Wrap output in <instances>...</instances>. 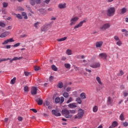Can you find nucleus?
<instances>
[{"label":"nucleus","mask_w":128,"mask_h":128,"mask_svg":"<svg viewBox=\"0 0 128 128\" xmlns=\"http://www.w3.org/2000/svg\"><path fill=\"white\" fill-rule=\"evenodd\" d=\"M53 80H54V76H50L49 78L50 82H52Z\"/></svg>","instance_id":"nucleus-61"},{"label":"nucleus","mask_w":128,"mask_h":128,"mask_svg":"<svg viewBox=\"0 0 128 128\" xmlns=\"http://www.w3.org/2000/svg\"><path fill=\"white\" fill-rule=\"evenodd\" d=\"M126 8H124L121 10V14H126Z\"/></svg>","instance_id":"nucleus-29"},{"label":"nucleus","mask_w":128,"mask_h":128,"mask_svg":"<svg viewBox=\"0 0 128 128\" xmlns=\"http://www.w3.org/2000/svg\"><path fill=\"white\" fill-rule=\"evenodd\" d=\"M44 106H46V105L48 106H50V102H48V100H46V102L44 104Z\"/></svg>","instance_id":"nucleus-42"},{"label":"nucleus","mask_w":128,"mask_h":128,"mask_svg":"<svg viewBox=\"0 0 128 128\" xmlns=\"http://www.w3.org/2000/svg\"><path fill=\"white\" fill-rule=\"evenodd\" d=\"M40 70V67H38V66H36L34 67V70L36 72H38V70Z\"/></svg>","instance_id":"nucleus-53"},{"label":"nucleus","mask_w":128,"mask_h":128,"mask_svg":"<svg viewBox=\"0 0 128 128\" xmlns=\"http://www.w3.org/2000/svg\"><path fill=\"white\" fill-rule=\"evenodd\" d=\"M62 114L66 118H72V114H70V110L66 108L63 109L62 111Z\"/></svg>","instance_id":"nucleus-2"},{"label":"nucleus","mask_w":128,"mask_h":128,"mask_svg":"<svg viewBox=\"0 0 128 128\" xmlns=\"http://www.w3.org/2000/svg\"><path fill=\"white\" fill-rule=\"evenodd\" d=\"M58 8H60V10H62L64 8H66V4L64 3V4H59L58 5Z\"/></svg>","instance_id":"nucleus-11"},{"label":"nucleus","mask_w":128,"mask_h":128,"mask_svg":"<svg viewBox=\"0 0 128 128\" xmlns=\"http://www.w3.org/2000/svg\"><path fill=\"white\" fill-rule=\"evenodd\" d=\"M22 120H24L22 117V116L18 117V120H19V122H22Z\"/></svg>","instance_id":"nucleus-59"},{"label":"nucleus","mask_w":128,"mask_h":128,"mask_svg":"<svg viewBox=\"0 0 128 128\" xmlns=\"http://www.w3.org/2000/svg\"><path fill=\"white\" fill-rule=\"evenodd\" d=\"M122 32H128V30H126V29H122Z\"/></svg>","instance_id":"nucleus-63"},{"label":"nucleus","mask_w":128,"mask_h":128,"mask_svg":"<svg viewBox=\"0 0 128 128\" xmlns=\"http://www.w3.org/2000/svg\"><path fill=\"white\" fill-rule=\"evenodd\" d=\"M66 54L68 56H72V50L70 49L66 50Z\"/></svg>","instance_id":"nucleus-25"},{"label":"nucleus","mask_w":128,"mask_h":128,"mask_svg":"<svg viewBox=\"0 0 128 128\" xmlns=\"http://www.w3.org/2000/svg\"><path fill=\"white\" fill-rule=\"evenodd\" d=\"M16 78L14 77L13 79L11 80V81H10L11 84H16Z\"/></svg>","instance_id":"nucleus-24"},{"label":"nucleus","mask_w":128,"mask_h":128,"mask_svg":"<svg viewBox=\"0 0 128 128\" xmlns=\"http://www.w3.org/2000/svg\"><path fill=\"white\" fill-rule=\"evenodd\" d=\"M38 10L40 12H41V14H44V9H39Z\"/></svg>","instance_id":"nucleus-56"},{"label":"nucleus","mask_w":128,"mask_h":128,"mask_svg":"<svg viewBox=\"0 0 128 128\" xmlns=\"http://www.w3.org/2000/svg\"><path fill=\"white\" fill-rule=\"evenodd\" d=\"M64 102V97H60V104H62Z\"/></svg>","instance_id":"nucleus-48"},{"label":"nucleus","mask_w":128,"mask_h":128,"mask_svg":"<svg viewBox=\"0 0 128 128\" xmlns=\"http://www.w3.org/2000/svg\"><path fill=\"white\" fill-rule=\"evenodd\" d=\"M110 28V24L106 23L104 24L102 26H101L100 29L101 30L104 31V30H108V28Z\"/></svg>","instance_id":"nucleus-5"},{"label":"nucleus","mask_w":128,"mask_h":128,"mask_svg":"<svg viewBox=\"0 0 128 128\" xmlns=\"http://www.w3.org/2000/svg\"><path fill=\"white\" fill-rule=\"evenodd\" d=\"M8 44V40H4V42H3L2 43V44L4 45V44Z\"/></svg>","instance_id":"nucleus-54"},{"label":"nucleus","mask_w":128,"mask_h":128,"mask_svg":"<svg viewBox=\"0 0 128 128\" xmlns=\"http://www.w3.org/2000/svg\"><path fill=\"white\" fill-rule=\"evenodd\" d=\"M78 20H80V18H78V16L72 17L70 20V26H74V24H76V22Z\"/></svg>","instance_id":"nucleus-4"},{"label":"nucleus","mask_w":128,"mask_h":128,"mask_svg":"<svg viewBox=\"0 0 128 128\" xmlns=\"http://www.w3.org/2000/svg\"><path fill=\"white\" fill-rule=\"evenodd\" d=\"M84 110L82 108L78 110V114L73 116L74 120H82L84 118Z\"/></svg>","instance_id":"nucleus-1"},{"label":"nucleus","mask_w":128,"mask_h":128,"mask_svg":"<svg viewBox=\"0 0 128 128\" xmlns=\"http://www.w3.org/2000/svg\"><path fill=\"white\" fill-rule=\"evenodd\" d=\"M76 103H71L68 105V107L70 108H76Z\"/></svg>","instance_id":"nucleus-16"},{"label":"nucleus","mask_w":128,"mask_h":128,"mask_svg":"<svg viewBox=\"0 0 128 128\" xmlns=\"http://www.w3.org/2000/svg\"><path fill=\"white\" fill-rule=\"evenodd\" d=\"M52 114L56 116H61L60 113L56 112L54 110H52Z\"/></svg>","instance_id":"nucleus-15"},{"label":"nucleus","mask_w":128,"mask_h":128,"mask_svg":"<svg viewBox=\"0 0 128 128\" xmlns=\"http://www.w3.org/2000/svg\"><path fill=\"white\" fill-rule=\"evenodd\" d=\"M104 42L102 41H98L96 43V48H102V44Z\"/></svg>","instance_id":"nucleus-12"},{"label":"nucleus","mask_w":128,"mask_h":128,"mask_svg":"<svg viewBox=\"0 0 128 128\" xmlns=\"http://www.w3.org/2000/svg\"><path fill=\"white\" fill-rule=\"evenodd\" d=\"M40 24V22H38L34 24V26L36 28H38V26Z\"/></svg>","instance_id":"nucleus-51"},{"label":"nucleus","mask_w":128,"mask_h":128,"mask_svg":"<svg viewBox=\"0 0 128 128\" xmlns=\"http://www.w3.org/2000/svg\"><path fill=\"white\" fill-rule=\"evenodd\" d=\"M124 71H122V70H120V73L118 74V76H124Z\"/></svg>","instance_id":"nucleus-43"},{"label":"nucleus","mask_w":128,"mask_h":128,"mask_svg":"<svg viewBox=\"0 0 128 128\" xmlns=\"http://www.w3.org/2000/svg\"><path fill=\"white\" fill-rule=\"evenodd\" d=\"M69 112H70V114H76V110H69Z\"/></svg>","instance_id":"nucleus-38"},{"label":"nucleus","mask_w":128,"mask_h":128,"mask_svg":"<svg viewBox=\"0 0 128 128\" xmlns=\"http://www.w3.org/2000/svg\"><path fill=\"white\" fill-rule=\"evenodd\" d=\"M8 42H14V38H10V39L8 40Z\"/></svg>","instance_id":"nucleus-47"},{"label":"nucleus","mask_w":128,"mask_h":128,"mask_svg":"<svg viewBox=\"0 0 128 128\" xmlns=\"http://www.w3.org/2000/svg\"><path fill=\"white\" fill-rule=\"evenodd\" d=\"M24 76H32V73H30V72H24Z\"/></svg>","instance_id":"nucleus-34"},{"label":"nucleus","mask_w":128,"mask_h":128,"mask_svg":"<svg viewBox=\"0 0 128 128\" xmlns=\"http://www.w3.org/2000/svg\"><path fill=\"white\" fill-rule=\"evenodd\" d=\"M40 0H35L36 3L37 4H40Z\"/></svg>","instance_id":"nucleus-62"},{"label":"nucleus","mask_w":128,"mask_h":128,"mask_svg":"<svg viewBox=\"0 0 128 128\" xmlns=\"http://www.w3.org/2000/svg\"><path fill=\"white\" fill-rule=\"evenodd\" d=\"M8 4L4 2H3V6L4 8H8Z\"/></svg>","instance_id":"nucleus-49"},{"label":"nucleus","mask_w":128,"mask_h":128,"mask_svg":"<svg viewBox=\"0 0 128 128\" xmlns=\"http://www.w3.org/2000/svg\"><path fill=\"white\" fill-rule=\"evenodd\" d=\"M62 96L66 98H68V96H70V94H68V93L66 92H64L63 94H62Z\"/></svg>","instance_id":"nucleus-23"},{"label":"nucleus","mask_w":128,"mask_h":128,"mask_svg":"<svg viewBox=\"0 0 128 128\" xmlns=\"http://www.w3.org/2000/svg\"><path fill=\"white\" fill-rule=\"evenodd\" d=\"M114 40H116V42H118V40H120V38L118 36H114Z\"/></svg>","instance_id":"nucleus-35"},{"label":"nucleus","mask_w":128,"mask_h":128,"mask_svg":"<svg viewBox=\"0 0 128 128\" xmlns=\"http://www.w3.org/2000/svg\"><path fill=\"white\" fill-rule=\"evenodd\" d=\"M112 98L108 97V100H107V104L108 106H112Z\"/></svg>","instance_id":"nucleus-10"},{"label":"nucleus","mask_w":128,"mask_h":128,"mask_svg":"<svg viewBox=\"0 0 128 128\" xmlns=\"http://www.w3.org/2000/svg\"><path fill=\"white\" fill-rule=\"evenodd\" d=\"M90 68H100V63L99 62H96L92 64H90Z\"/></svg>","instance_id":"nucleus-7"},{"label":"nucleus","mask_w":128,"mask_h":128,"mask_svg":"<svg viewBox=\"0 0 128 128\" xmlns=\"http://www.w3.org/2000/svg\"><path fill=\"white\" fill-rule=\"evenodd\" d=\"M0 26H2V28H5L6 24L2 22H0Z\"/></svg>","instance_id":"nucleus-46"},{"label":"nucleus","mask_w":128,"mask_h":128,"mask_svg":"<svg viewBox=\"0 0 128 128\" xmlns=\"http://www.w3.org/2000/svg\"><path fill=\"white\" fill-rule=\"evenodd\" d=\"M99 58H102V60H106L108 54L106 53L103 52L100 54L98 55Z\"/></svg>","instance_id":"nucleus-9"},{"label":"nucleus","mask_w":128,"mask_h":128,"mask_svg":"<svg viewBox=\"0 0 128 128\" xmlns=\"http://www.w3.org/2000/svg\"><path fill=\"white\" fill-rule=\"evenodd\" d=\"M42 32H46V27L43 26L41 28Z\"/></svg>","instance_id":"nucleus-50"},{"label":"nucleus","mask_w":128,"mask_h":128,"mask_svg":"<svg viewBox=\"0 0 128 128\" xmlns=\"http://www.w3.org/2000/svg\"><path fill=\"white\" fill-rule=\"evenodd\" d=\"M58 88H62V87L64 86V84L62 82H59L57 86Z\"/></svg>","instance_id":"nucleus-28"},{"label":"nucleus","mask_w":128,"mask_h":128,"mask_svg":"<svg viewBox=\"0 0 128 128\" xmlns=\"http://www.w3.org/2000/svg\"><path fill=\"white\" fill-rule=\"evenodd\" d=\"M96 80L98 82L100 86H102L103 84L102 82V79H100V76L96 77Z\"/></svg>","instance_id":"nucleus-17"},{"label":"nucleus","mask_w":128,"mask_h":128,"mask_svg":"<svg viewBox=\"0 0 128 128\" xmlns=\"http://www.w3.org/2000/svg\"><path fill=\"white\" fill-rule=\"evenodd\" d=\"M122 124L123 126L124 127H126L128 126V122H122Z\"/></svg>","instance_id":"nucleus-44"},{"label":"nucleus","mask_w":128,"mask_h":128,"mask_svg":"<svg viewBox=\"0 0 128 128\" xmlns=\"http://www.w3.org/2000/svg\"><path fill=\"white\" fill-rule=\"evenodd\" d=\"M30 2L31 6H34L36 4V0H30Z\"/></svg>","instance_id":"nucleus-32"},{"label":"nucleus","mask_w":128,"mask_h":128,"mask_svg":"<svg viewBox=\"0 0 128 128\" xmlns=\"http://www.w3.org/2000/svg\"><path fill=\"white\" fill-rule=\"evenodd\" d=\"M20 46V43L18 42V43H17V44H14V48H16V47H18V46Z\"/></svg>","instance_id":"nucleus-52"},{"label":"nucleus","mask_w":128,"mask_h":128,"mask_svg":"<svg viewBox=\"0 0 128 128\" xmlns=\"http://www.w3.org/2000/svg\"><path fill=\"white\" fill-rule=\"evenodd\" d=\"M86 20H83L82 21H80L78 24L76 25L74 28V30H76V28H82V24H86Z\"/></svg>","instance_id":"nucleus-6"},{"label":"nucleus","mask_w":128,"mask_h":128,"mask_svg":"<svg viewBox=\"0 0 128 128\" xmlns=\"http://www.w3.org/2000/svg\"><path fill=\"white\" fill-rule=\"evenodd\" d=\"M10 58H2L0 60V62H6V60H10Z\"/></svg>","instance_id":"nucleus-40"},{"label":"nucleus","mask_w":128,"mask_h":128,"mask_svg":"<svg viewBox=\"0 0 128 128\" xmlns=\"http://www.w3.org/2000/svg\"><path fill=\"white\" fill-rule=\"evenodd\" d=\"M72 102V97H70L66 102V104H70V102Z\"/></svg>","instance_id":"nucleus-45"},{"label":"nucleus","mask_w":128,"mask_h":128,"mask_svg":"<svg viewBox=\"0 0 128 128\" xmlns=\"http://www.w3.org/2000/svg\"><path fill=\"white\" fill-rule=\"evenodd\" d=\"M28 36V35L26 34H24L22 35H21V38H26Z\"/></svg>","instance_id":"nucleus-64"},{"label":"nucleus","mask_w":128,"mask_h":128,"mask_svg":"<svg viewBox=\"0 0 128 128\" xmlns=\"http://www.w3.org/2000/svg\"><path fill=\"white\" fill-rule=\"evenodd\" d=\"M118 126V122L114 121L112 122V125H110V126H111V128H116V126Z\"/></svg>","instance_id":"nucleus-14"},{"label":"nucleus","mask_w":128,"mask_h":128,"mask_svg":"<svg viewBox=\"0 0 128 128\" xmlns=\"http://www.w3.org/2000/svg\"><path fill=\"white\" fill-rule=\"evenodd\" d=\"M36 102L39 106L42 104V98H38V100H36Z\"/></svg>","instance_id":"nucleus-18"},{"label":"nucleus","mask_w":128,"mask_h":128,"mask_svg":"<svg viewBox=\"0 0 128 128\" xmlns=\"http://www.w3.org/2000/svg\"><path fill=\"white\" fill-rule=\"evenodd\" d=\"M123 95L125 98H126V96H128V90L124 91L123 92Z\"/></svg>","instance_id":"nucleus-37"},{"label":"nucleus","mask_w":128,"mask_h":128,"mask_svg":"<svg viewBox=\"0 0 128 128\" xmlns=\"http://www.w3.org/2000/svg\"><path fill=\"white\" fill-rule=\"evenodd\" d=\"M22 57L18 58V57L16 56L13 58V60H22Z\"/></svg>","instance_id":"nucleus-33"},{"label":"nucleus","mask_w":128,"mask_h":128,"mask_svg":"<svg viewBox=\"0 0 128 128\" xmlns=\"http://www.w3.org/2000/svg\"><path fill=\"white\" fill-rule=\"evenodd\" d=\"M76 102H77L78 104H82V100H80V98H78L76 99Z\"/></svg>","instance_id":"nucleus-36"},{"label":"nucleus","mask_w":128,"mask_h":128,"mask_svg":"<svg viewBox=\"0 0 128 128\" xmlns=\"http://www.w3.org/2000/svg\"><path fill=\"white\" fill-rule=\"evenodd\" d=\"M80 97L82 100H85V98H86V93L84 92H82L80 94Z\"/></svg>","instance_id":"nucleus-21"},{"label":"nucleus","mask_w":128,"mask_h":128,"mask_svg":"<svg viewBox=\"0 0 128 128\" xmlns=\"http://www.w3.org/2000/svg\"><path fill=\"white\" fill-rule=\"evenodd\" d=\"M98 110V106H95L93 107L92 112H97Z\"/></svg>","instance_id":"nucleus-19"},{"label":"nucleus","mask_w":128,"mask_h":128,"mask_svg":"<svg viewBox=\"0 0 128 128\" xmlns=\"http://www.w3.org/2000/svg\"><path fill=\"white\" fill-rule=\"evenodd\" d=\"M36 94H38V88L36 87H32L31 88V94L32 96H36Z\"/></svg>","instance_id":"nucleus-8"},{"label":"nucleus","mask_w":128,"mask_h":128,"mask_svg":"<svg viewBox=\"0 0 128 128\" xmlns=\"http://www.w3.org/2000/svg\"><path fill=\"white\" fill-rule=\"evenodd\" d=\"M51 68L52 70H54V72H56L58 70V68L54 65H52L51 66Z\"/></svg>","instance_id":"nucleus-26"},{"label":"nucleus","mask_w":128,"mask_h":128,"mask_svg":"<svg viewBox=\"0 0 128 128\" xmlns=\"http://www.w3.org/2000/svg\"><path fill=\"white\" fill-rule=\"evenodd\" d=\"M10 34V33L9 32H4L0 35V38H6V36H8Z\"/></svg>","instance_id":"nucleus-13"},{"label":"nucleus","mask_w":128,"mask_h":128,"mask_svg":"<svg viewBox=\"0 0 128 128\" xmlns=\"http://www.w3.org/2000/svg\"><path fill=\"white\" fill-rule=\"evenodd\" d=\"M12 26H8V27L6 28V30H12Z\"/></svg>","instance_id":"nucleus-58"},{"label":"nucleus","mask_w":128,"mask_h":128,"mask_svg":"<svg viewBox=\"0 0 128 128\" xmlns=\"http://www.w3.org/2000/svg\"><path fill=\"white\" fill-rule=\"evenodd\" d=\"M116 44L117 46H120L122 44V41L120 40L117 41Z\"/></svg>","instance_id":"nucleus-41"},{"label":"nucleus","mask_w":128,"mask_h":128,"mask_svg":"<svg viewBox=\"0 0 128 128\" xmlns=\"http://www.w3.org/2000/svg\"><path fill=\"white\" fill-rule=\"evenodd\" d=\"M70 90H72V88L70 87H68V88H67L66 90L67 92H70Z\"/></svg>","instance_id":"nucleus-60"},{"label":"nucleus","mask_w":128,"mask_h":128,"mask_svg":"<svg viewBox=\"0 0 128 128\" xmlns=\"http://www.w3.org/2000/svg\"><path fill=\"white\" fill-rule=\"evenodd\" d=\"M22 16L24 17V20H28V15H26V12H22Z\"/></svg>","instance_id":"nucleus-22"},{"label":"nucleus","mask_w":128,"mask_h":128,"mask_svg":"<svg viewBox=\"0 0 128 128\" xmlns=\"http://www.w3.org/2000/svg\"><path fill=\"white\" fill-rule=\"evenodd\" d=\"M119 118L120 120H122V121H124V112H122L120 117H119Z\"/></svg>","instance_id":"nucleus-20"},{"label":"nucleus","mask_w":128,"mask_h":128,"mask_svg":"<svg viewBox=\"0 0 128 128\" xmlns=\"http://www.w3.org/2000/svg\"><path fill=\"white\" fill-rule=\"evenodd\" d=\"M60 102V97H56L55 98V102L56 104H58V102Z\"/></svg>","instance_id":"nucleus-30"},{"label":"nucleus","mask_w":128,"mask_h":128,"mask_svg":"<svg viewBox=\"0 0 128 128\" xmlns=\"http://www.w3.org/2000/svg\"><path fill=\"white\" fill-rule=\"evenodd\" d=\"M64 66L66 68H70V64H65Z\"/></svg>","instance_id":"nucleus-39"},{"label":"nucleus","mask_w":128,"mask_h":128,"mask_svg":"<svg viewBox=\"0 0 128 128\" xmlns=\"http://www.w3.org/2000/svg\"><path fill=\"white\" fill-rule=\"evenodd\" d=\"M66 38H68L64 37V38H61L57 39V40L58 42H64V40H66Z\"/></svg>","instance_id":"nucleus-27"},{"label":"nucleus","mask_w":128,"mask_h":128,"mask_svg":"<svg viewBox=\"0 0 128 128\" xmlns=\"http://www.w3.org/2000/svg\"><path fill=\"white\" fill-rule=\"evenodd\" d=\"M16 17L19 20H22V16L20 14H16Z\"/></svg>","instance_id":"nucleus-31"},{"label":"nucleus","mask_w":128,"mask_h":128,"mask_svg":"<svg viewBox=\"0 0 128 128\" xmlns=\"http://www.w3.org/2000/svg\"><path fill=\"white\" fill-rule=\"evenodd\" d=\"M24 91L25 92H28V87L27 86H26L25 87H24Z\"/></svg>","instance_id":"nucleus-55"},{"label":"nucleus","mask_w":128,"mask_h":128,"mask_svg":"<svg viewBox=\"0 0 128 128\" xmlns=\"http://www.w3.org/2000/svg\"><path fill=\"white\" fill-rule=\"evenodd\" d=\"M30 110H32V112H34L35 114H36V112H38V110H36L34 108H32L30 109Z\"/></svg>","instance_id":"nucleus-57"},{"label":"nucleus","mask_w":128,"mask_h":128,"mask_svg":"<svg viewBox=\"0 0 128 128\" xmlns=\"http://www.w3.org/2000/svg\"><path fill=\"white\" fill-rule=\"evenodd\" d=\"M116 12V8L114 7H111L108 8L107 11V15L108 16H112Z\"/></svg>","instance_id":"nucleus-3"}]
</instances>
